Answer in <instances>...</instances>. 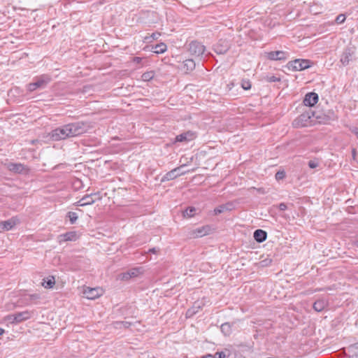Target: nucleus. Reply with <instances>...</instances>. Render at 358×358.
Masks as SVG:
<instances>
[{"instance_id": "obj_1", "label": "nucleus", "mask_w": 358, "mask_h": 358, "mask_svg": "<svg viewBox=\"0 0 358 358\" xmlns=\"http://www.w3.org/2000/svg\"><path fill=\"white\" fill-rule=\"evenodd\" d=\"M69 138L80 136L90 129V125L84 122H75L66 124Z\"/></svg>"}, {"instance_id": "obj_2", "label": "nucleus", "mask_w": 358, "mask_h": 358, "mask_svg": "<svg viewBox=\"0 0 358 358\" xmlns=\"http://www.w3.org/2000/svg\"><path fill=\"white\" fill-rule=\"evenodd\" d=\"M51 77L48 74H43L36 77L33 83L27 85V90L31 92L37 89H44L50 83Z\"/></svg>"}, {"instance_id": "obj_3", "label": "nucleus", "mask_w": 358, "mask_h": 358, "mask_svg": "<svg viewBox=\"0 0 358 358\" xmlns=\"http://www.w3.org/2000/svg\"><path fill=\"white\" fill-rule=\"evenodd\" d=\"M313 115L314 113L310 110L303 113L294 120L292 122L293 127L300 128L308 126L310 122V119Z\"/></svg>"}, {"instance_id": "obj_4", "label": "nucleus", "mask_w": 358, "mask_h": 358, "mask_svg": "<svg viewBox=\"0 0 358 358\" xmlns=\"http://www.w3.org/2000/svg\"><path fill=\"white\" fill-rule=\"evenodd\" d=\"M33 312L25 310L19 312L15 314L8 315L6 316V320L10 323H20L21 322L29 320L31 317Z\"/></svg>"}, {"instance_id": "obj_5", "label": "nucleus", "mask_w": 358, "mask_h": 358, "mask_svg": "<svg viewBox=\"0 0 358 358\" xmlns=\"http://www.w3.org/2000/svg\"><path fill=\"white\" fill-rule=\"evenodd\" d=\"M50 136L52 140L55 141H59L62 140H65L69 138L68 134V129L66 124L57 127L53 129L50 134Z\"/></svg>"}, {"instance_id": "obj_6", "label": "nucleus", "mask_w": 358, "mask_h": 358, "mask_svg": "<svg viewBox=\"0 0 358 358\" xmlns=\"http://www.w3.org/2000/svg\"><path fill=\"white\" fill-rule=\"evenodd\" d=\"M308 59H296L287 63V67L292 71H302L310 66Z\"/></svg>"}, {"instance_id": "obj_7", "label": "nucleus", "mask_w": 358, "mask_h": 358, "mask_svg": "<svg viewBox=\"0 0 358 358\" xmlns=\"http://www.w3.org/2000/svg\"><path fill=\"white\" fill-rule=\"evenodd\" d=\"M101 199V196H100L99 192L86 194L76 203V205L78 206L92 205L96 201V200H99Z\"/></svg>"}, {"instance_id": "obj_8", "label": "nucleus", "mask_w": 358, "mask_h": 358, "mask_svg": "<svg viewBox=\"0 0 358 358\" xmlns=\"http://www.w3.org/2000/svg\"><path fill=\"white\" fill-rule=\"evenodd\" d=\"M206 50L205 46L198 41H192L189 45V53L196 57H201Z\"/></svg>"}, {"instance_id": "obj_9", "label": "nucleus", "mask_w": 358, "mask_h": 358, "mask_svg": "<svg viewBox=\"0 0 358 358\" xmlns=\"http://www.w3.org/2000/svg\"><path fill=\"white\" fill-rule=\"evenodd\" d=\"M185 164L181 165L179 167L175 168L171 171L167 172L162 178V182L172 180L177 177L185 174L187 171H181Z\"/></svg>"}, {"instance_id": "obj_10", "label": "nucleus", "mask_w": 358, "mask_h": 358, "mask_svg": "<svg viewBox=\"0 0 358 358\" xmlns=\"http://www.w3.org/2000/svg\"><path fill=\"white\" fill-rule=\"evenodd\" d=\"M355 50L352 48H347L344 50L342 55H341L340 62L343 66L349 64L350 61L355 57Z\"/></svg>"}, {"instance_id": "obj_11", "label": "nucleus", "mask_w": 358, "mask_h": 358, "mask_svg": "<svg viewBox=\"0 0 358 358\" xmlns=\"http://www.w3.org/2000/svg\"><path fill=\"white\" fill-rule=\"evenodd\" d=\"M266 55L268 59L273 61H285L289 58V53L282 50L271 51Z\"/></svg>"}, {"instance_id": "obj_12", "label": "nucleus", "mask_w": 358, "mask_h": 358, "mask_svg": "<svg viewBox=\"0 0 358 358\" xmlns=\"http://www.w3.org/2000/svg\"><path fill=\"white\" fill-rule=\"evenodd\" d=\"M210 231V227L206 225L192 230L189 232V236L192 238H196L209 234Z\"/></svg>"}, {"instance_id": "obj_13", "label": "nucleus", "mask_w": 358, "mask_h": 358, "mask_svg": "<svg viewBox=\"0 0 358 358\" xmlns=\"http://www.w3.org/2000/svg\"><path fill=\"white\" fill-rule=\"evenodd\" d=\"M230 44L227 40L220 39L215 45L214 51L219 55L225 54L229 49Z\"/></svg>"}, {"instance_id": "obj_14", "label": "nucleus", "mask_w": 358, "mask_h": 358, "mask_svg": "<svg viewBox=\"0 0 358 358\" xmlns=\"http://www.w3.org/2000/svg\"><path fill=\"white\" fill-rule=\"evenodd\" d=\"M17 223L18 220L15 217L0 222V232L12 229Z\"/></svg>"}, {"instance_id": "obj_15", "label": "nucleus", "mask_w": 358, "mask_h": 358, "mask_svg": "<svg viewBox=\"0 0 358 358\" xmlns=\"http://www.w3.org/2000/svg\"><path fill=\"white\" fill-rule=\"evenodd\" d=\"M318 99L319 96L317 93L309 92L306 94L303 102L306 106H313L317 103Z\"/></svg>"}, {"instance_id": "obj_16", "label": "nucleus", "mask_w": 358, "mask_h": 358, "mask_svg": "<svg viewBox=\"0 0 358 358\" xmlns=\"http://www.w3.org/2000/svg\"><path fill=\"white\" fill-rule=\"evenodd\" d=\"M7 169L15 173H22L24 171H27V169L24 166V164L21 163H13L9 162L8 164H6Z\"/></svg>"}, {"instance_id": "obj_17", "label": "nucleus", "mask_w": 358, "mask_h": 358, "mask_svg": "<svg viewBox=\"0 0 358 358\" xmlns=\"http://www.w3.org/2000/svg\"><path fill=\"white\" fill-rule=\"evenodd\" d=\"M195 138V133L189 131L176 136V142H187L192 141Z\"/></svg>"}, {"instance_id": "obj_18", "label": "nucleus", "mask_w": 358, "mask_h": 358, "mask_svg": "<svg viewBox=\"0 0 358 358\" xmlns=\"http://www.w3.org/2000/svg\"><path fill=\"white\" fill-rule=\"evenodd\" d=\"M345 355L348 358H358V343L350 345L345 351Z\"/></svg>"}, {"instance_id": "obj_19", "label": "nucleus", "mask_w": 358, "mask_h": 358, "mask_svg": "<svg viewBox=\"0 0 358 358\" xmlns=\"http://www.w3.org/2000/svg\"><path fill=\"white\" fill-rule=\"evenodd\" d=\"M196 64L195 62L192 59H186L183 62L181 69L185 73H188L189 72L193 71L195 69Z\"/></svg>"}, {"instance_id": "obj_20", "label": "nucleus", "mask_w": 358, "mask_h": 358, "mask_svg": "<svg viewBox=\"0 0 358 358\" xmlns=\"http://www.w3.org/2000/svg\"><path fill=\"white\" fill-rule=\"evenodd\" d=\"M85 294L89 299H95L101 295V292L97 288H88L87 290L85 291Z\"/></svg>"}, {"instance_id": "obj_21", "label": "nucleus", "mask_w": 358, "mask_h": 358, "mask_svg": "<svg viewBox=\"0 0 358 358\" xmlns=\"http://www.w3.org/2000/svg\"><path fill=\"white\" fill-rule=\"evenodd\" d=\"M253 237L258 243L264 242L267 238V233L262 229H257L255 231Z\"/></svg>"}, {"instance_id": "obj_22", "label": "nucleus", "mask_w": 358, "mask_h": 358, "mask_svg": "<svg viewBox=\"0 0 358 358\" xmlns=\"http://www.w3.org/2000/svg\"><path fill=\"white\" fill-rule=\"evenodd\" d=\"M59 241H72L76 239V234L74 231L67 232L59 236Z\"/></svg>"}, {"instance_id": "obj_23", "label": "nucleus", "mask_w": 358, "mask_h": 358, "mask_svg": "<svg viewBox=\"0 0 358 358\" xmlns=\"http://www.w3.org/2000/svg\"><path fill=\"white\" fill-rule=\"evenodd\" d=\"M326 303L323 300H317L313 303V308L317 312H321L324 309Z\"/></svg>"}, {"instance_id": "obj_24", "label": "nucleus", "mask_w": 358, "mask_h": 358, "mask_svg": "<svg viewBox=\"0 0 358 358\" xmlns=\"http://www.w3.org/2000/svg\"><path fill=\"white\" fill-rule=\"evenodd\" d=\"M41 298L40 294H33L28 295L27 297L24 299L25 303L27 305H30L33 301L38 300Z\"/></svg>"}, {"instance_id": "obj_25", "label": "nucleus", "mask_w": 358, "mask_h": 358, "mask_svg": "<svg viewBox=\"0 0 358 358\" xmlns=\"http://www.w3.org/2000/svg\"><path fill=\"white\" fill-rule=\"evenodd\" d=\"M154 52L160 54L163 53L166 50V45L165 43H161L159 44L156 45L154 48Z\"/></svg>"}, {"instance_id": "obj_26", "label": "nucleus", "mask_w": 358, "mask_h": 358, "mask_svg": "<svg viewBox=\"0 0 358 358\" xmlns=\"http://www.w3.org/2000/svg\"><path fill=\"white\" fill-rule=\"evenodd\" d=\"M196 208L194 207H188L183 211V216L185 217H192L195 214Z\"/></svg>"}, {"instance_id": "obj_27", "label": "nucleus", "mask_w": 358, "mask_h": 358, "mask_svg": "<svg viewBox=\"0 0 358 358\" xmlns=\"http://www.w3.org/2000/svg\"><path fill=\"white\" fill-rule=\"evenodd\" d=\"M230 355V352L228 350L225 351L217 352L213 355V358H227Z\"/></svg>"}, {"instance_id": "obj_28", "label": "nucleus", "mask_w": 358, "mask_h": 358, "mask_svg": "<svg viewBox=\"0 0 358 358\" xmlns=\"http://www.w3.org/2000/svg\"><path fill=\"white\" fill-rule=\"evenodd\" d=\"M55 284V280L54 277H51L50 278H48L47 280H44V282L42 283V285L45 288H52L53 286Z\"/></svg>"}, {"instance_id": "obj_29", "label": "nucleus", "mask_w": 358, "mask_h": 358, "mask_svg": "<svg viewBox=\"0 0 358 358\" xmlns=\"http://www.w3.org/2000/svg\"><path fill=\"white\" fill-rule=\"evenodd\" d=\"M221 331L225 335L228 336L231 334V325L229 323H224L221 325Z\"/></svg>"}, {"instance_id": "obj_30", "label": "nucleus", "mask_w": 358, "mask_h": 358, "mask_svg": "<svg viewBox=\"0 0 358 358\" xmlns=\"http://www.w3.org/2000/svg\"><path fill=\"white\" fill-rule=\"evenodd\" d=\"M155 73L154 71H148L145 73H143L141 78L142 80L144 81H149L154 77Z\"/></svg>"}, {"instance_id": "obj_31", "label": "nucleus", "mask_w": 358, "mask_h": 358, "mask_svg": "<svg viewBox=\"0 0 358 358\" xmlns=\"http://www.w3.org/2000/svg\"><path fill=\"white\" fill-rule=\"evenodd\" d=\"M228 210H229V208L227 207V205H221L215 208L214 213L215 215H217L224 213V211Z\"/></svg>"}, {"instance_id": "obj_32", "label": "nucleus", "mask_w": 358, "mask_h": 358, "mask_svg": "<svg viewBox=\"0 0 358 358\" xmlns=\"http://www.w3.org/2000/svg\"><path fill=\"white\" fill-rule=\"evenodd\" d=\"M129 273L130 278H134L137 276L141 272V268H133L128 271Z\"/></svg>"}, {"instance_id": "obj_33", "label": "nucleus", "mask_w": 358, "mask_h": 358, "mask_svg": "<svg viewBox=\"0 0 358 358\" xmlns=\"http://www.w3.org/2000/svg\"><path fill=\"white\" fill-rule=\"evenodd\" d=\"M67 217L69 218L71 224H74L78 220V215L75 212H69Z\"/></svg>"}, {"instance_id": "obj_34", "label": "nucleus", "mask_w": 358, "mask_h": 358, "mask_svg": "<svg viewBox=\"0 0 358 358\" xmlns=\"http://www.w3.org/2000/svg\"><path fill=\"white\" fill-rule=\"evenodd\" d=\"M241 87L245 90H248L251 88V83L249 80L243 79L241 80Z\"/></svg>"}, {"instance_id": "obj_35", "label": "nucleus", "mask_w": 358, "mask_h": 358, "mask_svg": "<svg viewBox=\"0 0 358 358\" xmlns=\"http://www.w3.org/2000/svg\"><path fill=\"white\" fill-rule=\"evenodd\" d=\"M159 36H160V34L158 32H156V33H153L150 36H146L145 38V39L147 42H151L152 40H157Z\"/></svg>"}, {"instance_id": "obj_36", "label": "nucleus", "mask_w": 358, "mask_h": 358, "mask_svg": "<svg viewBox=\"0 0 358 358\" xmlns=\"http://www.w3.org/2000/svg\"><path fill=\"white\" fill-rule=\"evenodd\" d=\"M346 17L345 15L343 14L338 15L336 18V22L337 24H342L345 22Z\"/></svg>"}, {"instance_id": "obj_37", "label": "nucleus", "mask_w": 358, "mask_h": 358, "mask_svg": "<svg viewBox=\"0 0 358 358\" xmlns=\"http://www.w3.org/2000/svg\"><path fill=\"white\" fill-rule=\"evenodd\" d=\"M285 177V171H278L276 173H275V179L277 180H282Z\"/></svg>"}, {"instance_id": "obj_38", "label": "nucleus", "mask_w": 358, "mask_h": 358, "mask_svg": "<svg viewBox=\"0 0 358 358\" xmlns=\"http://www.w3.org/2000/svg\"><path fill=\"white\" fill-rule=\"evenodd\" d=\"M330 114H331V115H328L327 117V118L323 120V122L324 124L328 123L329 121H330V120H334L336 119V115H334V113H331Z\"/></svg>"}, {"instance_id": "obj_39", "label": "nucleus", "mask_w": 358, "mask_h": 358, "mask_svg": "<svg viewBox=\"0 0 358 358\" xmlns=\"http://www.w3.org/2000/svg\"><path fill=\"white\" fill-rule=\"evenodd\" d=\"M308 166L310 169H315L318 166V162L316 160H310L308 162Z\"/></svg>"}, {"instance_id": "obj_40", "label": "nucleus", "mask_w": 358, "mask_h": 358, "mask_svg": "<svg viewBox=\"0 0 358 358\" xmlns=\"http://www.w3.org/2000/svg\"><path fill=\"white\" fill-rule=\"evenodd\" d=\"M130 278H131L129 276V273L128 271L121 274V280H128Z\"/></svg>"}, {"instance_id": "obj_41", "label": "nucleus", "mask_w": 358, "mask_h": 358, "mask_svg": "<svg viewBox=\"0 0 358 358\" xmlns=\"http://www.w3.org/2000/svg\"><path fill=\"white\" fill-rule=\"evenodd\" d=\"M267 80L268 82H278V81H280V78H278L274 76H268Z\"/></svg>"}, {"instance_id": "obj_42", "label": "nucleus", "mask_w": 358, "mask_h": 358, "mask_svg": "<svg viewBox=\"0 0 358 358\" xmlns=\"http://www.w3.org/2000/svg\"><path fill=\"white\" fill-rule=\"evenodd\" d=\"M280 210L284 211L287 209V205L285 203H280L278 206Z\"/></svg>"}, {"instance_id": "obj_43", "label": "nucleus", "mask_w": 358, "mask_h": 358, "mask_svg": "<svg viewBox=\"0 0 358 358\" xmlns=\"http://www.w3.org/2000/svg\"><path fill=\"white\" fill-rule=\"evenodd\" d=\"M159 251V248H152L148 250V252H151L153 254H157Z\"/></svg>"}, {"instance_id": "obj_44", "label": "nucleus", "mask_w": 358, "mask_h": 358, "mask_svg": "<svg viewBox=\"0 0 358 358\" xmlns=\"http://www.w3.org/2000/svg\"><path fill=\"white\" fill-rule=\"evenodd\" d=\"M142 59L141 57H136L134 58V62L136 63H140Z\"/></svg>"}, {"instance_id": "obj_45", "label": "nucleus", "mask_w": 358, "mask_h": 358, "mask_svg": "<svg viewBox=\"0 0 358 358\" xmlns=\"http://www.w3.org/2000/svg\"><path fill=\"white\" fill-rule=\"evenodd\" d=\"M201 358H213V357L212 355L208 354L206 355L202 356Z\"/></svg>"}, {"instance_id": "obj_46", "label": "nucleus", "mask_w": 358, "mask_h": 358, "mask_svg": "<svg viewBox=\"0 0 358 358\" xmlns=\"http://www.w3.org/2000/svg\"><path fill=\"white\" fill-rule=\"evenodd\" d=\"M193 313H195V312L192 311L191 310H188L187 314L192 315Z\"/></svg>"}, {"instance_id": "obj_47", "label": "nucleus", "mask_w": 358, "mask_h": 358, "mask_svg": "<svg viewBox=\"0 0 358 358\" xmlns=\"http://www.w3.org/2000/svg\"><path fill=\"white\" fill-rule=\"evenodd\" d=\"M3 333H4V329L0 328V336L3 335Z\"/></svg>"}, {"instance_id": "obj_48", "label": "nucleus", "mask_w": 358, "mask_h": 358, "mask_svg": "<svg viewBox=\"0 0 358 358\" xmlns=\"http://www.w3.org/2000/svg\"><path fill=\"white\" fill-rule=\"evenodd\" d=\"M356 247H358V241H356L354 243Z\"/></svg>"}, {"instance_id": "obj_49", "label": "nucleus", "mask_w": 358, "mask_h": 358, "mask_svg": "<svg viewBox=\"0 0 358 358\" xmlns=\"http://www.w3.org/2000/svg\"><path fill=\"white\" fill-rule=\"evenodd\" d=\"M355 153H356V151H355V150L354 149V150H352V154H353V155H355Z\"/></svg>"}, {"instance_id": "obj_50", "label": "nucleus", "mask_w": 358, "mask_h": 358, "mask_svg": "<svg viewBox=\"0 0 358 358\" xmlns=\"http://www.w3.org/2000/svg\"><path fill=\"white\" fill-rule=\"evenodd\" d=\"M357 137L358 138V131L356 132Z\"/></svg>"}]
</instances>
